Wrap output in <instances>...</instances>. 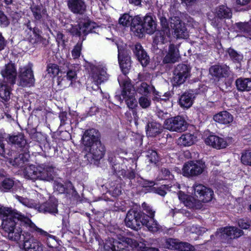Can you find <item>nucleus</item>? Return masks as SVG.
<instances>
[{
    "mask_svg": "<svg viewBox=\"0 0 251 251\" xmlns=\"http://www.w3.org/2000/svg\"><path fill=\"white\" fill-rule=\"evenodd\" d=\"M193 187L195 196L200 199L199 201L194 199L193 197L185 195L181 192H179L178 193V197L179 199L186 206L189 208L199 209L201 207L200 201L203 202H207L212 200L214 193L211 189L200 184H195Z\"/></svg>",
    "mask_w": 251,
    "mask_h": 251,
    "instance_id": "1",
    "label": "nucleus"
},
{
    "mask_svg": "<svg viewBox=\"0 0 251 251\" xmlns=\"http://www.w3.org/2000/svg\"><path fill=\"white\" fill-rule=\"evenodd\" d=\"M118 80L122 90L121 95L115 96L116 99L121 102L125 100L129 109H135L137 106L138 103L135 98V90L131 83V80L126 75H124V78L119 77Z\"/></svg>",
    "mask_w": 251,
    "mask_h": 251,
    "instance_id": "2",
    "label": "nucleus"
},
{
    "mask_svg": "<svg viewBox=\"0 0 251 251\" xmlns=\"http://www.w3.org/2000/svg\"><path fill=\"white\" fill-rule=\"evenodd\" d=\"M118 239L113 242L111 249L113 251H134L135 249L140 251H159L157 248L148 247L144 243H138L132 238L122 236Z\"/></svg>",
    "mask_w": 251,
    "mask_h": 251,
    "instance_id": "3",
    "label": "nucleus"
},
{
    "mask_svg": "<svg viewBox=\"0 0 251 251\" xmlns=\"http://www.w3.org/2000/svg\"><path fill=\"white\" fill-rule=\"evenodd\" d=\"M24 218H27L24 215L15 218L13 220L10 219L4 221L1 224L3 230L4 236L9 240L18 242L21 239L22 229L19 226L20 224L25 225Z\"/></svg>",
    "mask_w": 251,
    "mask_h": 251,
    "instance_id": "4",
    "label": "nucleus"
},
{
    "mask_svg": "<svg viewBox=\"0 0 251 251\" xmlns=\"http://www.w3.org/2000/svg\"><path fill=\"white\" fill-rule=\"evenodd\" d=\"M157 17L160 21L162 29L156 32L153 43L157 45H162L169 41L171 37L169 23L167 20L168 15L164 10L160 8L157 11Z\"/></svg>",
    "mask_w": 251,
    "mask_h": 251,
    "instance_id": "5",
    "label": "nucleus"
},
{
    "mask_svg": "<svg viewBox=\"0 0 251 251\" xmlns=\"http://www.w3.org/2000/svg\"><path fill=\"white\" fill-rule=\"evenodd\" d=\"M243 234V231L234 226L220 228L215 233L217 239L222 242H228L229 240L240 237Z\"/></svg>",
    "mask_w": 251,
    "mask_h": 251,
    "instance_id": "6",
    "label": "nucleus"
},
{
    "mask_svg": "<svg viewBox=\"0 0 251 251\" xmlns=\"http://www.w3.org/2000/svg\"><path fill=\"white\" fill-rule=\"evenodd\" d=\"M190 72L191 68L189 66L184 64H178L173 72V84L178 86L183 84L190 77Z\"/></svg>",
    "mask_w": 251,
    "mask_h": 251,
    "instance_id": "7",
    "label": "nucleus"
},
{
    "mask_svg": "<svg viewBox=\"0 0 251 251\" xmlns=\"http://www.w3.org/2000/svg\"><path fill=\"white\" fill-rule=\"evenodd\" d=\"M205 167L204 162L201 161H190L185 163L182 168L184 176L193 177L202 173Z\"/></svg>",
    "mask_w": 251,
    "mask_h": 251,
    "instance_id": "8",
    "label": "nucleus"
},
{
    "mask_svg": "<svg viewBox=\"0 0 251 251\" xmlns=\"http://www.w3.org/2000/svg\"><path fill=\"white\" fill-rule=\"evenodd\" d=\"M164 125L166 129L176 132L183 131L187 127V123L185 119L180 116L167 119Z\"/></svg>",
    "mask_w": 251,
    "mask_h": 251,
    "instance_id": "9",
    "label": "nucleus"
},
{
    "mask_svg": "<svg viewBox=\"0 0 251 251\" xmlns=\"http://www.w3.org/2000/svg\"><path fill=\"white\" fill-rule=\"evenodd\" d=\"M19 79V85L22 87H30L32 86L35 82L33 72L31 65L28 64L19 69L18 75Z\"/></svg>",
    "mask_w": 251,
    "mask_h": 251,
    "instance_id": "10",
    "label": "nucleus"
},
{
    "mask_svg": "<svg viewBox=\"0 0 251 251\" xmlns=\"http://www.w3.org/2000/svg\"><path fill=\"white\" fill-rule=\"evenodd\" d=\"M90 75L95 85V86H93L92 88L95 90L100 89L101 92L99 85L107 79L108 75L106 72V69L101 66H92Z\"/></svg>",
    "mask_w": 251,
    "mask_h": 251,
    "instance_id": "11",
    "label": "nucleus"
},
{
    "mask_svg": "<svg viewBox=\"0 0 251 251\" xmlns=\"http://www.w3.org/2000/svg\"><path fill=\"white\" fill-rule=\"evenodd\" d=\"M22 235L25 251H42L44 249L43 244L29 233L24 232Z\"/></svg>",
    "mask_w": 251,
    "mask_h": 251,
    "instance_id": "12",
    "label": "nucleus"
},
{
    "mask_svg": "<svg viewBox=\"0 0 251 251\" xmlns=\"http://www.w3.org/2000/svg\"><path fill=\"white\" fill-rule=\"evenodd\" d=\"M170 25L174 30V36L178 39H185L188 37V32L178 16H172L170 18Z\"/></svg>",
    "mask_w": 251,
    "mask_h": 251,
    "instance_id": "13",
    "label": "nucleus"
},
{
    "mask_svg": "<svg viewBox=\"0 0 251 251\" xmlns=\"http://www.w3.org/2000/svg\"><path fill=\"white\" fill-rule=\"evenodd\" d=\"M142 214L140 212L134 209L129 210L125 220L126 226L135 230H138L142 225Z\"/></svg>",
    "mask_w": 251,
    "mask_h": 251,
    "instance_id": "14",
    "label": "nucleus"
},
{
    "mask_svg": "<svg viewBox=\"0 0 251 251\" xmlns=\"http://www.w3.org/2000/svg\"><path fill=\"white\" fill-rule=\"evenodd\" d=\"M30 9L35 23L42 25L48 24L50 20L45 8L42 6L33 5L30 7Z\"/></svg>",
    "mask_w": 251,
    "mask_h": 251,
    "instance_id": "15",
    "label": "nucleus"
},
{
    "mask_svg": "<svg viewBox=\"0 0 251 251\" xmlns=\"http://www.w3.org/2000/svg\"><path fill=\"white\" fill-rule=\"evenodd\" d=\"M24 223L25 225L28 226L29 230L31 232H34L37 236H39L41 237L43 241L46 240V243L49 247H50L48 243V240L50 239H54V236L50 235L48 232L44 230L37 227L29 218H24Z\"/></svg>",
    "mask_w": 251,
    "mask_h": 251,
    "instance_id": "16",
    "label": "nucleus"
},
{
    "mask_svg": "<svg viewBox=\"0 0 251 251\" xmlns=\"http://www.w3.org/2000/svg\"><path fill=\"white\" fill-rule=\"evenodd\" d=\"M55 168L50 164L39 165L38 179L50 181L55 176Z\"/></svg>",
    "mask_w": 251,
    "mask_h": 251,
    "instance_id": "17",
    "label": "nucleus"
},
{
    "mask_svg": "<svg viewBox=\"0 0 251 251\" xmlns=\"http://www.w3.org/2000/svg\"><path fill=\"white\" fill-rule=\"evenodd\" d=\"M209 74L216 78L227 77L230 74V68L226 64L214 65L209 70Z\"/></svg>",
    "mask_w": 251,
    "mask_h": 251,
    "instance_id": "18",
    "label": "nucleus"
},
{
    "mask_svg": "<svg viewBox=\"0 0 251 251\" xmlns=\"http://www.w3.org/2000/svg\"><path fill=\"white\" fill-rule=\"evenodd\" d=\"M100 134L98 131L94 128H91L85 131L82 137L83 145L89 147L96 144V142H99Z\"/></svg>",
    "mask_w": 251,
    "mask_h": 251,
    "instance_id": "19",
    "label": "nucleus"
},
{
    "mask_svg": "<svg viewBox=\"0 0 251 251\" xmlns=\"http://www.w3.org/2000/svg\"><path fill=\"white\" fill-rule=\"evenodd\" d=\"M58 201L55 198H50L48 201L39 204L36 208L40 212L55 215L58 212Z\"/></svg>",
    "mask_w": 251,
    "mask_h": 251,
    "instance_id": "20",
    "label": "nucleus"
},
{
    "mask_svg": "<svg viewBox=\"0 0 251 251\" xmlns=\"http://www.w3.org/2000/svg\"><path fill=\"white\" fill-rule=\"evenodd\" d=\"M89 147V153L87 154L88 157H91L95 161H99L103 157L105 149L100 141Z\"/></svg>",
    "mask_w": 251,
    "mask_h": 251,
    "instance_id": "21",
    "label": "nucleus"
},
{
    "mask_svg": "<svg viewBox=\"0 0 251 251\" xmlns=\"http://www.w3.org/2000/svg\"><path fill=\"white\" fill-rule=\"evenodd\" d=\"M1 74L9 83L13 84L15 83L17 72L14 64L8 63L5 65L1 71Z\"/></svg>",
    "mask_w": 251,
    "mask_h": 251,
    "instance_id": "22",
    "label": "nucleus"
},
{
    "mask_svg": "<svg viewBox=\"0 0 251 251\" xmlns=\"http://www.w3.org/2000/svg\"><path fill=\"white\" fill-rule=\"evenodd\" d=\"M67 5L69 10L75 14L82 15L86 10L84 0H68Z\"/></svg>",
    "mask_w": 251,
    "mask_h": 251,
    "instance_id": "23",
    "label": "nucleus"
},
{
    "mask_svg": "<svg viewBox=\"0 0 251 251\" xmlns=\"http://www.w3.org/2000/svg\"><path fill=\"white\" fill-rule=\"evenodd\" d=\"M118 61L120 68L123 72H126L131 67L130 57L129 56L127 50L118 46Z\"/></svg>",
    "mask_w": 251,
    "mask_h": 251,
    "instance_id": "24",
    "label": "nucleus"
},
{
    "mask_svg": "<svg viewBox=\"0 0 251 251\" xmlns=\"http://www.w3.org/2000/svg\"><path fill=\"white\" fill-rule=\"evenodd\" d=\"M80 30L82 35H86L89 33H99L100 29L96 23L86 19L80 21L79 23Z\"/></svg>",
    "mask_w": 251,
    "mask_h": 251,
    "instance_id": "25",
    "label": "nucleus"
},
{
    "mask_svg": "<svg viewBox=\"0 0 251 251\" xmlns=\"http://www.w3.org/2000/svg\"><path fill=\"white\" fill-rule=\"evenodd\" d=\"M179 57L177 47L171 44L169 45L168 52L164 57L163 62L164 64L174 63L178 61Z\"/></svg>",
    "mask_w": 251,
    "mask_h": 251,
    "instance_id": "26",
    "label": "nucleus"
},
{
    "mask_svg": "<svg viewBox=\"0 0 251 251\" xmlns=\"http://www.w3.org/2000/svg\"><path fill=\"white\" fill-rule=\"evenodd\" d=\"M205 143L206 145L217 149L225 148L227 145L226 140L214 135L207 137L205 139Z\"/></svg>",
    "mask_w": 251,
    "mask_h": 251,
    "instance_id": "27",
    "label": "nucleus"
},
{
    "mask_svg": "<svg viewBox=\"0 0 251 251\" xmlns=\"http://www.w3.org/2000/svg\"><path fill=\"white\" fill-rule=\"evenodd\" d=\"M133 52L143 66H146L149 63V57L146 51L143 49L142 46L136 44L133 48Z\"/></svg>",
    "mask_w": 251,
    "mask_h": 251,
    "instance_id": "28",
    "label": "nucleus"
},
{
    "mask_svg": "<svg viewBox=\"0 0 251 251\" xmlns=\"http://www.w3.org/2000/svg\"><path fill=\"white\" fill-rule=\"evenodd\" d=\"M130 29L135 35L139 37L143 36V33L146 30L143 26V21L141 17L137 16L133 18L130 25Z\"/></svg>",
    "mask_w": 251,
    "mask_h": 251,
    "instance_id": "29",
    "label": "nucleus"
},
{
    "mask_svg": "<svg viewBox=\"0 0 251 251\" xmlns=\"http://www.w3.org/2000/svg\"><path fill=\"white\" fill-rule=\"evenodd\" d=\"M22 214L17 210L11 208L4 207L0 204V219L2 220V223L6 220H13L15 218L19 217Z\"/></svg>",
    "mask_w": 251,
    "mask_h": 251,
    "instance_id": "30",
    "label": "nucleus"
},
{
    "mask_svg": "<svg viewBox=\"0 0 251 251\" xmlns=\"http://www.w3.org/2000/svg\"><path fill=\"white\" fill-rule=\"evenodd\" d=\"M41 31L37 28H33L30 29V32L28 33L27 39L33 45L42 44H44L46 39L41 35Z\"/></svg>",
    "mask_w": 251,
    "mask_h": 251,
    "instance_id": "31",
    "label": "nucleus"
},
{
    "mask_svg": "<svg viewBox=\"0 0 251 251\" xmlns=\"http://www.w3.org/2000/svg\"><path fill=\"white\" fill-rule=\"evenodd\" d=\"M197 138V137L195 133H185L178 139V144L184 147L191 146L196 143Z\"/></svg>",
    "mask_w": 251,
    "mask_h": 251,
    "instance_id": "32",
    "label": "nucleus"
},
{
    "mask_svg": "<svg viewBox=\"0 0 251 251\" xmlns=\"http://www.w3.org/2000/svg\"><path fill=\"white\" fill-rule=\"evenodd\" d=\"M162 130L160 124L154 121L149 122L146 126V133L148 136L155 137Z\"/></svg>",
    "mask_w": 251,
    "mask_h": 251,
    "instance_id": "33",
    "label": "nucleus"
},
{
    "mask_svg": "<svg viewBox=\"0 0 251 251\" xmlns=\"http://www.w3.org/2000/svg\"><path fill=\"white\" fill-rule=\"evenodd\" d=\"M214 120L222 124H229L233 120V116L226 111H222L214 116Z\"/></svg>",
    "mask_w": 251,
    "mask_h": 251,
    "instance_id": "34",
    "label": "nucleus"
},
{
    "mask_svg": "<svg viewBox=\"0 0 251 251\" xmlns=\"http://www.w3.org/2000/svg\"><path fill=\"white\" fill-rule=\"evenodd\" d=\"M142 225L147 227L149 231L151 232H156L161 230V226L153 217L150 219H142Z\"/></svg>",
    "mask_w": 251,
    "mask_h": 251,
    "instance_id": "35",
    "label": "nucleus"
},
{
    "mask_svg": "<svg viewBox=\"0 0 251 251\" xmlns=\"http://www.w3.org/2000/svg\"><path fill=\"white\" fill-rule=\"evenodd\" d=\"M38 173L39 166L29 165L25 167L23 174L25 178L35 180L38 179Z\"/></svg>",
    "mask_w": 251,
    "mask_h": 251,
    "instance_id": "36",
    "label": "nucleus"
},
{
    "mask_svg": "<svg viewBox=\"0 0 251 251\" xmlns=\"http://www.w3.org/2000/svg\"><path fill=\"white\" fill-rule=\"evenodd\" d=\"M143 24L148 34H151L156 30V24L151 15H147L145 16Z\"/></svg>",
    "mask_w": 251,
    "mask_h": 251,
    "instance_id": "37",
    "label": "nucleus"
},
{
    "mask_svg": "<svg viewBox=\"0 0 251 251\" xmlns=\"http://www.w3.org/2000/svg\"><path fill=\"white\" fill-rule=\"evenodd\" d=\"M236 86L239 91H251V78H239L235 81Z\"/></svg>",
    "mask_w": 251,
    "mask_h": 251,
    "instance_id": "38",
    "label": "nucleus"
},
{
    "mask_svg": "<svg viewBox=\"0 0 251 251\" xmlns=\"http://www.w3.org/2000/svg\"><path fill=\"white\" fill-rule=\"evenodd\" d=\"M8 142L15 145L19 148H23L26 144L25 136L22 133H18L17 135H9L8 138Z\"/></svg>",
    "mask_w": 251,
    "mask_h": 251,
    "instance_id": "39",
    "label": "nucleus"
},
{
    "mask_svg": "<svg viewBox=\"0 0 251 251\" xmlns=\"http://www.w3.org/2000/svg\"><path fill=\"white\" fill-rule=\"evenodd\" d=\"M151 88H153L152 85L143 81L137 82L134 87L135 93H137L142 96H147L151 92Z\"/></svg>",
    "mask_w": 251,
    "mask_h": 251,
    "instance_id": "40",
    "label": "nucleus"
},
{
    "mask_svg": "<svg viewBox=\"0 0 251 251\" xmlns=\"http://www.w3.org/2000/svg\"><path fill=\"white\" fill-rule=\"evenodd\" d=\"M194 94L185 92L183 94L179 99V104L181 107L188 108L190 107L193 103Z\"/></svg>",
    "mask_w": 251,
    "mask_h": 251,
    "instance_id": "41",
    "label": "nucleus"
},
{
    "mask_svg": "<svg viewBox=\"0 0 251 251\" xmlns=\"http://www.w3.org/2000/svg\"><path fill=\"white\" fill-rule=\"evenodd\" d=\"M215 14L219 18L229 19L232 16L231 10L225 5H220L215 11Z\"/></svg>",
    "mask_w": 251,
    "mask_h": 251,
    "instance_id": "42",
    "label": "nucleus"
},
{
    "mask_svg": "<svg viewBox=\"0 0 251 251\" xmlns=\"http://www.w3.org/2000/svg\"><path fill=\"white\" fill-rule=\"evenodd\" d=\"M29 154L28 153L20 154L18 157H15L13 160H10V163L13 166L19 168H22L25 165L28 161Z\"/></svg>",
    "mask_w": 251,
    "mask_h": 251,
    "instance_id": "43",
    "label": "nucleus"
},
{
    "mask_svg": "<svg viewBox=\"0 0 251 251\" xmlns=\"http://www.w3.org/2000/svg\"><path fill=\"white\" fill-rule=\"evenodd\" d=\"M11 88L5 82L0 81V98L4 101L10 99Z\"/></svg>",
    "mask_w": 251,
    "mask_h": 251,
    "instance_id": "44",
    "label": "nucleus"
},
{
    "mask_svg": "<svg viewBox=\"0 0 251 251\" xmlns=\"http://www.w3.org/2000/svg\"><path fill=\"white\" fill-rule=\"evenodd\" d=\"M230 59L234 63H240L243 58V55L232 48H229L227 51Z\"/></svg>",
    "mask_w": 251,
    "mask_h": 251,
    "instance_id": "45",
    "label": "nucleus"
},
{
    "mask_svg": "<svg viewBox=\"0 0 251 251\" xmlns=\"http://www.w3.org/2000/svg\"><path fill=\"white\" fill-rule=\"evenodd\" d=\"M208 19L211 22V25L215 28H217L218 30L221 28L222 24L223 23V18H219L214 15V17L213 16L212 14L209 13L207 15Z\"/></svg>",
    "mask_w": 251,
    "mask_h": 251,
    "instance_id": "46",
    "label": "nucleus"
},
{
    "mask_svg": "<svg viewBox=\"0 0 251 251\" xmlns=\"http://www.w3.org/2000/svg\"><path fill=\"white\" fill-rule=\"evenodd\" d=\"M241 161L244 165L251 166V150L243 151L241 157Z\"/></svg>",
    "mask_w": 251,
    "mask_h": 251,
    "instance_id": "47",
    "label": "nucleus"
},
{
    "mask_svg": "<svg viewBox=\"0 0 251 251\" xmlns=\"http://www.w3.org/2000/svg\"><path fill=\"white\" fill-rule=\"evenodd\" d=\"M14 185V181L10 178L4 179L0 185V190L2 192H7Z\"/></svg>",
    "mask_w": 251,
    "mask_h": 251,
    "instance_id": "48",
    "label": "nucleus"
},
{
    "mask_svg": "<svg viewBox=\"0 0 251 251\" xmlns=\"http://www.w3.org/2000/svg\"><path fill=\"white\" fill-rule=\"evenodd\" d=\"M77 77L76 71L73 66L69 67L66 75V79L70 81V85H72Z\"/></svg>",
    "mask_w": 251,
    "mask_h": 251,
    "instance_id": "49",
    "label": "nucleus"
},
{
    "mask_svg": "<svg viewBox=\"0 0 251 251\" xmlns=\"http://www.w3.org/2000/svg\"><path fill=\"white\" fill-rule=\"evenodd\" d=\"M133 18L127 14H125L119 19V22L123 26H128L131 25Z\"/></svg>",
    "mask_w": 251,
    "mask_h": 251,
    "instance_id": "50",
    "label": "nucleus"
},
{
    "mask_svg": "<svg viewBox=\"0 0 251 251\" xmlns=\"http://www.w3.org/2000/svg\"><path fill=\"white\" fill-rule=\"evenodd\" d=\"M138 102L142 108L146 109L151 106V100L147 96H142L139 98Z\"/></svg>",
    "mask_w": 251,
    "mask_h": 251,
    "instance_id": "51",
    "label": "nucleus"
},
{
    "mask_svg": "<svg viewBox=\"0 0 251 251\" xmlns=\"http://www.w3.org/2000/svg\"><path fill=\"white\" fill-rule=\"evenodd\" d=\"M47 71L50 76L54 77L57 75L60 70L57 65L50 63L48 65Z\"/></svg>",
    "mask_w": 251,
    "mask_h": 251,
    "instance_id": "52",
    "label": "nucleus"
},
{
    "mask_svg": "<svg viewBox=\"0 0 251 251\" xmlns=\"http://www.w3.org/2000/svg\"><path fill=\"white\" fill-rule=\"evenodd\" d=\"M179 240L176 239L169 238L166 239L165 246L170 250H176Z\"/></svg>",
    "mask_w": 251,
    "mask_h": 251,
    "instance_id": "53",
    "label": "nucleus"
},
{
    "mask_svg": "<svg viewBox=\"0 0 251 251\" xmlns=\"http://www.w3.org/2000/svg\"><path fill=\"white\" fill-rule=\"evenodd\" d=\"M237 27L242 32L251 33V24L247 23H236Z\"/></svg>",
    "mask_w": 251,
    "mask_h": 251,
    "instance_id": "54",
    "label": "nucleus"
},
{
    "mask_svg": "<svg viewBox=\"0 0 251 251\" xmlns=\"http://www.w3.org/2000/svg\"><path fill=\"white\" fill-rule=\"evenodd\" d=\"M194 249V247L190 244L186 242H182L178 241L177 250L180 251H191Z\"/></svg>",
    "mask_w": 251,
    "mask_h": 251,
    "instance_id": "55",
    "label": "nucleus"
},
{
    "mask_svg": "<svg viewBox=\"0 0 251 251\" xmlns=\"http://www.w3.org/2000/svg\"><path fill=\"white\" fill-rule=\"evenodd\" d=\"M146 156L149 159V161L151 163H156L158 161V156L155 151L149 150L147 152Z\"/></svg>",
    "mask_w": 251,
    "mask_h": 251,
    "instance_id": "56",
    "label": "nucleus"
},
{
    "mask_svg": "<svg viewBox=\"0 0 251 251\" xmlns=\"http://www.w3.org/2000/svg\"><path fill=\"white\" fill-rule=\"evenodd\" d=\"M81 49L82 43H77L72 51V55L74 59H77L80 56Z\"/></svg>",
    "mask_w": 251,
    "mask_h": 251,
    "instance_id": "57",
    "label": "nucleus"
},
{
    "mask_svg": "<svg viewBox=\"0 0 251 251\" xmlns=\"http://www.w3.org/2000/svg\"><path fill=\"white\" fill-rule=\"evenodd\" d=\"M160 176L162 179H172L174 178V176L170 171L166 168H162L161 170Z\"/></svg>",
    "mask_w": 251,
    "mask_h": 251,
    "instance_id": "58",
    "label": "nucleus"
},
{
    "mask_svg": "<svg viewBox=\"0 0 251 251\" xmlns=\"http://www.w3.org/2000/svg\"><path fill=\"white\" fill-rule=\"evenodd\" d=\"M53 188L54 191L58 192L60 194L65 193V185L57 181L54 182Z\"/></svg>",
    "mask_w": 251,
    "mask_h": 251,
    "instance_id": "59",
    "label": "nucleus"
},
{
    "mask_svg": "<svg viewBox=\"0 0 251 251\" xmlns=\"http://www.w3.org/2000/svg\"><path fill=\"white\" fill-rule=\"evenodd\" d=\"M169 187L168 185H163L159 187L153 188V191L161 196H164L166 194V190H168Z\"/></svg>",
    "mask_w": 251,
    "mask_h": 251,
    "instance_id": "60",
    "label": "nucleus"
},
{
    "mask_svg": "<svg viewBox=\"0 0 251 251\" xmlns=\"http://www.w3.org/2000/svg\"><path fill=\"white\" fill-rule=\"evenodd\" d=\"M65 193L76 195L77 192L75 190L73 184L70 182H66L65 185Z\"/></svg>",
    "mask_w": 251,
    "mask_h": 251,
    "instance_id": "61",
    "label": "nucleus"
},
{
    "mask_svg": "<svg viewBox=\"0 0 251 251\" xmlns=\"http://www.w3.org/2000/svg\"><path fill=\"white\" fill-rule=\"evenodd\" d=\"M238 225L243 229H248L251 226V221L248 219H240L238 221Z\"/></svg>",
    "mask_w": 251,
    "mask_h": 251,
    "instance_id": "62",
    "label": "nucleus"
},
{
    "mask_svg": "<svg viewBox=\"0 0 251 251\" xmlns=\"http://www.w3.org/2000/svg\"><path fill=\"white\" fill-rule=\"evenodd\" d=\"M122 175L125 178L132 180L135 177V172L133 170H128L127 171H122Z\"/></svg>",
    "mask_w": 251,
    "mask_h": 251,
    "instance_id": "63",
    "label": "nucleus"
},
{
    "mask_svg": "<svg viewBox=\"0 0 251 251\" xmlns=\"http://www.w3.org/2000/svg\"><path fill=\"white\" fill-rule=\"evenodd\" d=\"M9 24L8 19L3 12L0 11V25L1 26H7Z\"/></svg>",
    "mask_w": 251,
    "mask_h": 251,
    "instance_id": "64",
    "label": "nucleus"
}]
</instances>
